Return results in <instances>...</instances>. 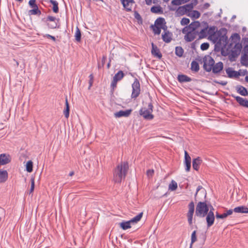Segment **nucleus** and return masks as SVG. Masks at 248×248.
<instances>
[{"instance_id":"nucleus-1","label":"nucleus","mask_w":248,"mask_h":248,"mask_svg":"<svg viewBox=\"0 0 248 248\" xmlns=\"http://www.w3.org/2000/svg\"><path fill=\"white\" fill-rule=\"evenodd\" d=\"M241 38L239 34L233 33L231 36L228 44V37L222 35L217 38L215 42L221 48V53L224 56L230 55L235 58L239 55L242 46L240 43Z\"/></svg>"},{"instance_id":"nucleus-2","label":"nucleus","mask_w":248,"mask_h":248,"mask_svg":"<svg viewBox=\"0 0 248 248\" xmlns=\"http://www.w3.org/2000/svg\"><path fill=\"white\" fill-rule=\"evenodd\" d=\"M129 169L127 162H122L118 164L113 171V181L115 183H121L124 179Z\"/></svg>"},{"instance_id":"nucleus-3","label":"nucleus","mask_w":248,"mask_h":248,"mask_svg":"<svg viewBox=\"0 0 248 248\" xmlns=\"http://www.w3.org/2000/svg\"><path fill=\"white\" fill-rule=\"evenodd\" d=\"M209 211V207L204 202H199L196 208L195 214L199 217H204L207 216Z\"/></svg>"},{"instance_id":"nucleus-4","label":"nucleus","mask_w":248,"mask_h":248,"mask_svg":"<svg viewBox=\"0 0 248 248\" xmlns=\"http://www.w3.org/2000/svg\"><path fill=\"white\" fill-rule=\"evenodd\" d=\"M143 213H140L131 220L127 221H123L119 223L120 227L124 230L129 229L131 227V224L137 223L141 218Z\"/></svg>"},{"instance_id":"nucleus-5","label":"nucleus","mask_w":248,"mask_h":248,"mask_svg":"<svg viewBox=\"0 0 248 248\" xmlns=\"http://www.w3.org/2000/svg\"><path fill=\"white\" fill-rule=\"evenodd\" d=\"M148 107V108H141L140 110V114L145 119L152 120L154 116L152 114L153 108L152 103H149Z\"/></svg>"},{"instance_id":"nucleus-6","label":"nucleus","mask_w":248,"mask_h":248,"mask_svg":"<svg viewBox=\"0 0 248 248\" xmlns=\"http://www.w3.org/2000/svg\"><path fill=\"white\" fill-rule=\"evenodd\" d=\"M132 92L131 93V98L136 99L140 93V86L139 81L137 79H135L132 85Z\"/></svg>"},{"instance_id":"nucleus-7","label":"nucleus","mask_w":248,"mask_h":248,"mask_svg":"<svg viewBox=\"0 0 248 248\" xmlns=\"http://www.w3.org/2000/svg\"><path fill=\"white\" fill-rule=\"evenodd\" d=\"M209 207V212H207V214L206 217V220L207 222V227L209 228L212 226L215 221V215L213 211L214 210V207L212 205L208 206Z\"/></svg>"},{"instance_id":"nucleus-8","label":"nucleus","mask_w":248,"mask_h":248,"mask_svg":"<svg viewBox=\"0 0 248 248\" xmlns=\"http://www.w3.org/2000/svg\"><path fill=\"white\" fill-rule=\"evenodd\" d=\"M182 32L185 34L184 38L186 42H191L194 40L197 35V33L192 31L184 28L182 30Z\"/></svg>"},{"instance_id":"nucleus-9","label":"nucleus","mask_w":248,"mask_h":248,"mask_svg":"<svg viewBox=\"0 0 248 248\" xmlns=\"http://www.w3.org/2000/svg\"><path fill=\"white\" fill-rule=\"evenodd\" d=\"M203 68L207 72H210L215 63L214 59L210 56L205 57L204 60Z\"/></svg>"},{"instance_id":"nucleus-10","label":"nucleus","mask_w":248,"mask_h":248,"mask_svg":"<svg viewBox=\"0 0 248 248\" xmlns=\"http://www.w3.org/2000/svg\"><path fill=\"white\" fill-rule=\"evenodd\" d=\"M172 34L167 28L164 29V31L162 34V39L164 42L166 43H169L171 42L172 40Z\"/></svg>"},{"instance_id":"nucleus-11","label":"nucleus","mask_w":248,"mask_h":248,"mask_svg":"<svg viewBox=\"0 0 248 248\" xmlns=\"http://www.w3.org/2000/svg\"><path fill=\"white\" fill-rule=\"evenodd\" d=\"M200 23L199 21H194L185 28L198 33L199 32V28L200 27Z\"/></svg>"},{"instance_id":"nucleus-12","label":"nucleus","mask_w":248,"mask_h":248,"mask_svg":"<svg viewBox=\"0 0 248 248\" xmlns=\"http://www.w3.org/2000/svg\"><path fill=\"white\" fill-rule=\"evenodd\" d=\"M132 109H127L126 110H120L114 113V116L116 118H120L122 117H128L131 113Z\"/></svg>"},{"instance_id":"nucleus-13","label":"nucleus","mask_w":248,"mask_h":248,"mask_svg":"<svg viewBox=\"0 0 248 248\" xmlns=\"http://www.w3.org/2000/svg\"><path fill=\"white\" fill-rule=\"evenodd\" d=\"M124 7L127 11H131L134 4L133 0H121Z\"/></svg>"},{"instance_id":"nucleus-14","label":"nucleus","mask_w":248,"mask_h":248,"mask_svg":"<svg viewBox=\"0 0 248 248\" xmlns=\"http://www.w3.org/2000/svg\"><path fill=\"white\" fill-rule=\"evenodd\" d=\"M11 161L10 156L8 155L2 154L0 155V165H4Z\"/></svg>"},{"instance_id":"nucleus-15","label":"nucleus","mask_w":248,"mask_h":248,"mask_svg":"<svg viewBox=\"0 0 248 248\" xmlns=\"http://www.w3.org/2000/svg\"><path fill=\"white\" fill-rule=\"evenodd\" d=\"M152 54L155 57H156L158 59H161L162 55L158 47L153 43H152Z\"/></svg>"},{"instance_id":"nucleus-16","label":"nucleus","mask_w":248,"mask_h":248,"mask_svg":"<svg viewBox=\"0 0 248 248\" xmlns=\"http://www.w3.org/2000/svg\"><path fill=\"white\" fill-rule=\"evenodd\" d=\"M223 68V64L222 62H220L217 63L212 67V71L214 73H218L220 72Z\"/></svg>"},{"instance_id":"nucleus-17","label":"nucleus","mask_w":248,"mask_h":248,"mask_svg":"<svg viewBox=\"0 0 248 248\" xmlns=\"http://www.w3.org/2000/svg\"><path fill=\"white\" fill-rule=\"evenodd\" d=\"M228 77L230 78H237L240 76L238 72L233 70L232 68H228L226 70Z\"/></svg>"},{"instance_id":"nucleus-18","label":"nucleus","mask_w":248,"mask_h":248,"mask_svg":"<svg viewBox=\"0 0 248 248\" xmlns=\"http://www.w3.org/2000/svg\"><path fill=\"white\" fill-rule=\"evenodd\" d=\"M237 102L241 106L248 108V100L240 96H233Z\"/></svg>"},{"instance_id":"nucleus-19","label":"nucleus","mask_w":248,"mask_h":248,"mask_svg":"<svg viewBox=\"0 0 248 248\" xmlns=\"http://www.w3.org/2000/svg\"><path fill=\"white\" fill-rule=\"evenodd\" d=\"M212 29V28H210L208 30V28H205L204 29H201L200 31L199 30V36L200 38H203L207 36L208 33H209L210 31Z\"/></svg>"},{"instance_id":"nucleus-20","label":"nucleus","mask_w":248,"mask_h":248,"mask_svg":"<svg viewBox=\"0 0 248 248\" xmlns=\"http://www.w3.org/2000/svg\"><path fill=\"white\" fill-rule=\"evenodd\" d=\"M202 162V160L200 157H198L196 158H195L192 161V167L193 168L196 170H198L199 169V166L200 164Z\"/></svg>"},{"instance_id":"nucleus-21","label":"nucleus","mask_w":248,"mask_h":248,"mask_svg":"<svg viewBox=\"0 0 248 248\" xmlns=\"http://www.w3.org/2000/svg\"><path fill=\"white\" fill-rule=\"evenodd\" d=\"M233 211L235 213H248V208L244 206H238L234 208Z\"/></svg>"},{"instance_id":"nucleus-22","label":"nucleus","mask_w":248,"mask_h":248,"mask_svg":"<svg viewBox=\"0 0 248 248\" xmlns=\"http://www.w3.org/2000/svg\"><path fill=\"white\" fill-rule=\"evenodd\" d=\"M8 178V173L6 170H0V183L5 182Z\"/></svg>"},{"instance_id":"nucleus-23","label":"nucleus","mask_w":248,"mask_h":248,"mask_svg":"<svg viewBox=\"0 0 248 248\" xmlns=\"http://www.w3.org/2000/svg\"><path fill=\"white\" fill-rule=\"evenodd\" d=\"M178 80L180 82H190L192 80L190 78L184 75H179Z\"/></svg>"},{"instance_id":"nucleus-24","label":"nucleus","mask_w":248,"mask_h":248,"mask_svg":"<svg viewBox=\"0 0 248 248\" xmlns=\"http://www.w3.org/2000/svg\"><path fill=\"white\" fill-rule=\"evenodd\" d=\"M155 25L159 27H164V26H166L165 19L162 17L157 18L155 21Z\"/></svg>"},{"instance_id":"nucleus-25","label":"nucleus","mask_w":248,"mask_h":248,"mask_svg":"<svg viewBox=\"0 0 248 248\" xmlns=\"http://www.w3.org/2000/svg\"><path fill=\"white\" fill-rule=\"evenodd\" d=\"M168 28L167 26H164V27H159L155 25V26L153 27V30L155 34L159 35L161 32V30Z\"/></svg>"},{"instance_id":"nucleus-26","label":"nucleus","mask_w":248,"mask_h":248,"mask_svg":"<svg viewBox=\"0 0 248 248\" xmlns=\"http://www.w3.org/2000/svg\"><path fill=\"white\" fill-rule=\"evenodd\" d=\"M49 2L53 5V11L55 13H58L59 12L58 3L55 0H50Z\"/></svg>"},{"instance_id":"nucleus-27","label":"nucleus","mask_w":248,"mask_h":248,"mask_svg":"<svg viewBox=\"0 0 248 248\" xmlns=\"http://www.w3.org/2000/svg\"><path fill=\"white\" fill-rule=\"evenodd\" d=\"M199 65L196 61H192L191 63V70L195 72H197L199 70Z\"/></svg>"},{"instance_id":"nucleus-28","label":"nucleus","mask_w":248,"mask_h":248,"mask_svg":"<svg viewBox=\"0 0 248 248\" xmlns=\"http://www.w3.org/2000/svg\"><path fill=\"white\" fill-rule=\"evenodd\" d=\"M124 77V74L122 71H119L113 77V79L118 81L121 80Z\"/></svg>"},{"instance_id":"nucleus-29","label":"nucleus","mask_w":248,"mask_h":248,"mask_svg":"<svg viewBox=\"0 0 248 248\" xmlns=\"http://www.w3.org/2000/svg\"><path fill=\"white\" fill-rule=\"evenodd\" d=\"M188 15L191 17L194 18H198L201 16V14L198 11L192 10L188 13Z\"/></svg>"},{"instance_id":"nucleus-30","label":"nucleus","mask_w":248,"mask_h":248,"mask_svg":"<svg viewBox=\"0 0 248 248\" xmlns=\"http://www.w3.org/2000/svg\"><path fill=\"white\" fill-rule=\"evenodd\" d=\"M151 11L153 13H162L163 10L160 6H154L151 8Z\"/></svg>"},{"instance_id":"nucleus-31","label":"nucleus","mask_w":248,"mask_h":248,"mask_svg":"<svg viewBox=\"0 0 248 248\" xmlns=\"http://www.w3.org/2000/svg\"><path fill=\"white\" fill-rule=\"evenodd\" d=\"M176 14L178 16H183L184 15L186 14L187 12L186 11V9L185 7H183V6H180L179 7L177 11H176Z\"/></svg>"},{"instance_id":"nucleus-32","label":"nucleus","mask_w":248,"mask_h":248,"mask_svg":"<svg viewBox=\"0 0 248 248\" xmlns=\"http://www.w3.org/2000/svg\"><path fill=\"white\" fill-rule=\"evenodd\" d=\"M184 50L181 46H176L175 48V54L177 56L181 57L183 56Z\"/></svg>"},{"instance_id":"nucleus-33","label":"nucleus","mask_w":248,"mask_h":248,"mask_svg":"<svg viewBox=\"0 0 248 248\" xmlns=\"http://www.w3.org/2000/svg\"><path fill=\"white\" fill-rule=\"evenodd\" d=\"M41 13V11L38 9V7L32 8L29 11V14L30 15H40Z\"/></svg>"},{"instance_id":"nucleus-34","label":"nucleus","mask_w":248,"mask_h":248,"mask_svg":"<svg viewBox=\"0 0 248 248\" xmlns=\"http://www.w3.org/2000/svg\"><path fill=\"white\" fill-rule=\"evenodd\" d=\"M177 183L175 181L172 180L169 186V188L171 191H174L177 188Z\"/></svg>"},{"instance_id":"nucleus-35","label":"nucleus","mask_w":248,"mask_h":248,"mask_svg":"<svg viewBox=\"0 0 248 248\" xmlns=\"http://www.w3.org/2000/svg\"><path fill=\"white\" fill-rule=\"evenodd\" d=\"M188 212L187 215H193L195 209V206L193 202H191L188 205Z\"/></svg>"},{"instance_id":"nucleus-36","label":"nucleus","mask_w":248,"mask_h":248,"mask_svg":"<svg viewBox=\"0 0 248 248\" xmlns=\"http://www.w3.org/2000/svg\"><path fill=\"white\" fill-rule=\"evenodd\" d=\"M197 241V236H196V231H194L191 236V244L190 246V248H192V245L194 243H195Z\"/></svg>"},{"instance_id":"nucleus-37","label":"nucleus","mask_w":248,"mask_h":248,"mask_svg":"<svg viewBox=\"0 0 248 248\" xmlns=\"http://www.w3.org/2000/svg\"><path fill=\"white\" fill-rule=\"evenodd\" d=\"M65 105H66V108L63 111V113L65 115V117L66 118H68L69 116V104L68 103L67 99H66L65 101Z\"/></svg>"},{"instance_id":"nucleus-38","label":"nucleus","mask_w":248,"mask_h":248,"mask_svg":"<svg viewBox=\"0 0 248 248\" xmlns=\"http://www.w3.org/2000/svg\"><path fill=\"white\" fill-rule=\"evenodd\" d=\"M238 92L242 95L246 96L248 95L247 89L245 87L242 86L238 89Z\"/></svg>"},{"instance_id":"nucleus-39","label":"nucleus","mask_w":248,"mask_h":248,"mask_svg":"<svg viewBox=\"0 0 248 248\" xmlns=\"http://www.w3.org/2000/svg\"><path fill=\"white\" fill-rule=\"evenodd\" d=\"M75 39L77 41L79 42L81 40V32L78 27H77L75 34Z\"/></svg>"},{"instance_id":"nucleus-40","label":"nucleus","mask_w":248,"mask_h":248,"mask_svg":"<svg viewBox=\"0 0 248 248\" xmlns=\"http://www.w3.org/2000/svg\"><path fill=\"white\" fill-rule=\"evenodd\" d=\"M32 162L31 160L28 161L26 164V170L29 172H31L32 171Z\"/></svg>"},{"instance_id":"nucleus-41","label":"nucleus","mask_w":248,"mask_h":248,"mask_svg":"<svg viewBox=\"0 0 248 248\" xmlns=\"http://www.w3.org/2000/svg\"><path fill=\"white\" fill-rule=\"evenodd\" d=\"M183 7H185L186 9V11L187 13H189L192 11V9L193 8V5L192 4H188L183 6Z\"/></svg>"},{"instance_id":"nucleus-42","label":"nucleus","mask_w":248,"mask_h":248,"mask_svg":"<svg viewBox=\"0 0 248 248\" xmlns=\"http://www.w3.org/2000/svg\"><path fill=\"white\" fill-rule=\"evenodd\" d=\"M134 17L136 19L138 20L139 22H140V23H142V18L138 12H137V11L134 12Z\"/></svg>"},{"instance_id":"nucleus-43","label":"nucleus","mask_w":248,"mask_h":248,"mask_svg":"<svg viewBox=\"0 0 248 248\" xmlns=\"http://www.w3.org/2000/svg\"><path fill=\"white\" fill-rule=\"evenodd\" d=\"M216 217L217 219H223L227 217L226 215L224 213L223 214H220L218 212H216Z\"/></svg>"},{"instance_id":"nucleus-44","label":"nucleus","mask_w":248,"mask_h":248,"mask_svg":"<svg viewBox=\"0 0 248 248\" xmlns=\"http://www.w3.org/2000/svg\"><path fill=\"white\" fill-rule=\"evenodd\" d=\"M47 26L49 28L55 29L57 27V21L52 22V23H48Z\"/></svg>"},{"instance_id":"nucleus-45","label":"nucleus","mask_w":248,"mask_h":248,"mask_svg":"<svg viewBox=\"0 0 248 248\" xmlns=\"http://www.w3.org/2000/svg\"><path fill=\"white\" fill-rule=\"evenodd\" d=\"M190 20L187 18H183L181 21V24L183 26H185L189 24Z\"/></svg>"},{"instance_id":"nucleus-46","label":"nucleus","mask_w":248,"mask_h":248,"mask_svg":"<svg viewBox=\"0 0 248 248\" xmlns=\"http://www.w3.org/2000/svg\"><path fill=\"white\" fill-rule=\"evenodd\" d=\"M209 47V44L208 43H202L201 45V49L202 50H207Z\"/></svg>"},{"instance_id":"nucleus-47","label":"nucleus","mask_w":248,"mask_h":248,"mask_svg":"<svg viewBox=\"0 0 248 248\" xmlns=\"http://www.w3.org/2000/svg\"><path fill=\"white\" fill-rule=\"evenodd\" d=\"M29 4L30 6V7L32 8L38 7L37 4H36V0H30L29 2Z\"/></svg>"},{"instance_id":"nucleus-48","label":"nucleus","mask_w":248,"mask_h":248,"mask_svg":"<svg viewBox=\"0 0 248 248\" xmlns=\"http://www.w3.org/2000/svg\"><path fill=\"white\" fill-rule=\"evenodd\" d=\"M89 78H90V80H89V86L88 89H90V88L92 86L93 82V74H91L89 76Z\"/></svg>"},{"instance_id":"nucleus-49","label":"nucleus","mask_w":248,"mask_h":248,"mask_svg":"<svg viewBox=\"0 0 248 248\" xmlns=\"http://www.w3.org/2000/svg\"><path fill=\"white\" fill-rule=\"evenodd\" d=\"M191 157L189 155L188 153L185 151V161L187 162H191Z\"/></svg>"},{"instance_id":"nucleus-50","label":"nucleus","mask_w":248,"mask_h":248,"mask_svg":"<svg viewBox=\"0 0 248 248\" xmlns=\"http://www.w3.org/2000/svg\"><path fill=\"white\" fill-rule=\"evenodd\" d=\"M184 163L186 166V170L189 171L191 168V162L185 161Z\"/></svg>"},{"instance_id":"nucleus-51","label":"nucleus","mask_w":248,"mask_h":248,"mask_svg":"<svg viewBox=\"0 0 248 248\" xmlns=\"http://www.w3.org/2000/svg\"><path fill=\"white\" fill-rule=\"evenodd\" d=\"M47 20H48L50 22L59 21V19H57L56 17L52 16H48L47 17Z\"/></svg>"},{"instance_id":"nucleus-52","label":"nucleus","mask_w":248,"mask_h":248,"mask_svg":"<svg viewBox=\"0 0 248 248\" xmlns=\"http://www.w3.org/2000/svg\"><path fill=\"white\" fill-rule=\"evenodd\" d=\"M34 189V179L31 178V187L30 189V193L33 192Z\"/></svg>"},{"instance_id":"nucleus-53","label":"nucleus","mask_w":248,"mask_h":248,"mask_svg":"<svg viewBox=\"0 0 248 248\" xmlns=\"http://www.w3.org/2000/svg\"><path fill=\"white\" fill-rule=\"evenodd\" d=\"M154 173V170H149L147 171L146 174L149 177H151Z\"/></svg>"},{"instance_id":"nucleus-54","label":"nucleus","mask_w":248,"mask_h":248,"mask_svg":"<svg viewBox=\"0 0 248 248\" xmlns=\"http://www.w3.org/2000/svg\"><path fill=\"white\" fill-rule=\"evenodd\" d=\"M44 37H46L48 39H50L51 40H52L53 41H56V38L54 36H52L50 34H46L45 35H44Z\"/></svg>"},{"instance_id":"nucleus-55","label":"nucleus","mask_w":248,"mask_h":248,"mask_svg":"<svg viewBox=\"0 0 248 248\" xmlns=\"http://www.w3.org/2000/svg\"><path fill=\"white\" fill-rule=\"evenodd\" d=\"M117 82V81L113 79V80L112 81L111 83V87L113 89H114V88L116 87Z\"/></svg>"},{"instance_id":"nucleus-56","label":"nucleus","mask_w":248,"mask_h":248,"mask_svg":"<svg viewBox=\"0 0 248 248\" xmlns=\"http://www.w3.org/2000/svg\"><path fill=\"white\" fill-rule=\"evenodd\" d=\"M193 215H187L188 222L190 225L192 224V218Z\"/></svg>"},{"instance_id":"nucleus-57","label":"nucleus","mask_w":248,"mask_h":248,"mask_svg":"<svg viewBox=\"0 0 248 248\" xmlns=\"http://www.w3.org/2000/svg\"><path fill=\"white\" fill-rule=\"evenodd\" d=\"M171 3L173 5H177L181 4L182 2L180 0H173L172 1Z\"/></svg>"},{"instance_id":"nucleus-58","label":"nucleus","mask_w":248,"mask_h":248,"mask_svg":"<svg viewBox=\"0 0 248 248\" xmlns=\"http://www.w3.org/2000/svg\"><path fill=\"white\" fill-rule=\"evenodd\" d=\"M233 210L230 209L229 210H227L226 211V212L224 213L225 215H226V216L227 217L228 216L232 215L233 213Z\"/></svg>"},{"instance_id":"nucleus-59","label":"nucleus","mask_w":248,"mask_h":248,"mask_svg":"<svg viewBox=\"0 0 248 248\" xmlns=\"http://www.w3.org/2000/svg\"><path fill=\"white\" fill-rule=\"evenodd\" d=\"M203 189L202 188V186H199L197 188V191H196V193L195 194V198H197V194H198V192L200 191L201 189Z\"/></svg>"},{"instance_id":"nucleus-60","label":"nucleus","mask_w":248,"mask_h":248,"mask_svg":"<svg viewBox=\"0 0 248 248\" xmlns=\"http://www.w3.org/2000/svg\"><path fill=\"white\" fill-rule=\"evenodd\" d=\"M145 0L146 2V3L149 5H151L152 2V0Z\"/></svg>"},{"instance_id":"nucleus-61","label":"nucleus","mask_w":248,"mask_h":248,"mask_svg":"<svg viewBox=\"0 0 248 248\" xmlns=\"http://www.w3.org/2000/svg\"><path fill=\"white\" fill-rule=\"evenodd\" d=\"M74 174V172L73 171H71V172H70L69 173V175L70 176H72Z\"/></svg>"},{"instance_id":"nucleus-62","label":"nucleus","mask_w":248,"mask_h":248,"mask_svg":"<svg viewBox=\"0 0 248 248\" xmlns=\"http://www.w3.org/2000/svg\"><path fill=\"white\" fill-rule=\"evenodd\" d=\"M182 3H185L188 1L189 0H180Z\"/></svg>"},{"instance_id":"nucleus-63","label":"nucleus","mask_w":248,"mask_h":248,"mask_svg":"<svg viewBox=\"0 0 248 248\" xmlns=\"http://www.w3.org/2000/svg\"><path fill=\"white\" fill-rule=\"evenodd\" d=\"M202 192L203 194L204 195V196L206 197V192H205V191L204 189H203Z\"/></svg>"},{"instance_id":"nucleus-64","label":"nucleus","mask_w":248,"mask_h":248,"mask_svg":"<svg viewBox=\"0 0 248 248\" xmlns=\"http://www.w3.org/2000/svg\"><path fill=\"white\" fill-rule=\"evenodd\" d=\"M245 81L248 83V76L245 77Z\"/></svg>"}]
</instances>
